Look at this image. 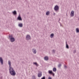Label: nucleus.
<instances>
[{"label":"nucleus","mask_w":79,"mask_h":79,"mask_svg":"<svg viewBox=\"0 0 79 79\" xmlns=\"http://www.w3.org/2000/svg\"><path fill=\"white\" fill-rule=\"evenodd\" d=\"M73 53H76V50L73 51Z\"/></svg>","instance_id":"obj_23"},{"label":"nucleus","mask_w":79,"mask_h":79,"mask_svg":"<svg viewBox=\"0 0 79 79\" xmlns=\"http://www.w3.org/2000/svg\"><path fill=\"white\" fill-rule=\"evenodd\" d=\"M0 62L2 65L3 64V59L2 57H0Z\"/></svg>","instance_id":"obj_6"},{"label":"nucleus","mask_w":79,"mask_h":79,"mask_svg":"<svg viewBox=\"0 0 79 79\" xmlns=\"http://www.w3.org/2000/svg\"><path fill=\"white\" fill-rule=\"evenodd\" d=\"M66 48H67L68 49L69 48V46L68 45V44H67V41H66Z\"/></svg>","instance_id":"obj_13"},{"label":"nucleus","mask_w":79,"mask_h":79,"mask_svg":"<svg viewBox=\"0 0 79 79\" xmlns=\"http://www.w3.org/2000/svg\"><path fill=\"white\" fill-rule=\"evenodd\" d=\"M36 65L37 66H39V64H37V63L36 64Z\"/></svg>","instance_id":"obj_28"},{"label":"nucleus","mask_w":79,"mask_h":79,"mask_svg":"<svg viewBox=\"0 0 79 79\" xmlns=\"http://www.w3.org/2000/svg\"><path fill=\"white\" fill-rule=\"evenodd\" d=\"M76 32H77V33H79V28H77L76 29Z\"/></svg>","instance_id":"obj_18"},{"label":"nucleus","mask_w":79,"mask_h":79,"mask_svg":"<svg viewBox=\"0 0 79 79\" xmlns=\"http://www.w3.org/2000/svg\"><path fill=\"white\" fill-rule=\"evenodd\" d=\"M48 73H49V74H52V73H53V72H52V70H49Z\"/></svg>","instance_id":"obj_16"},{"label":"nucleus","mask_w":79,"mask_h":79,"mask_svg":"<svg viewBox=\"0 0 79 79\" xmlns=\"http://www.w3.org/2000/svg\"><path fill=\"white\" fill-rule=\"evenodd\" d=\"M32 52L34 54H36V53H37V51H36V49H33L32 50Z\"/></svg>","instance_id":"obj_9"},{"label":"nucleus","mask_w":79,"mask_h":79,"mask_svg":"<svg viewBox=\"0 0 79 79\" xmlns=\"http://www.w3.org/2000/svg\"><path fill=\"white\" fill-rule=\"evenodd\" d=\"M49 13H50L49 11H48L46 13V15H47V16H48V15H49Z\"/></svg>","instance_id":"obj_19"},{"label":"nucleus","mask_w":79,"mask_h":79,"mask_svg":"<svg viewBox=\"0 0 79 79\" xmlns=\"http://www.w3.org/2000/svg\"><path fill=\"white\" fill-rule=\"evenodd\" d=\"M54 9L56 11H58L59 10V6L57 5H56L54 7Z\"/></svg>","instance_id":"obj_3"},{"label":"nucleus","mask_w":79,"mask_h":79,"mask_svg":"<svg viewBox=\"0 0 79 79\" xmlns=\"http://www.w3.org/2000/svg\"><path fill=\"white\" fill-rule=\"evenodd\" d=\"M32 79H36V77L35 75H33L32 77Z\"/></svg>","instance_id":"obj_17"},{"label":"nucleus","mask_w":79,"mask_h":79,"mask_svg":"<svg viewBox=\"0 0 79 79\" xmlns=\"http://www.w3.org/2000/svg\"><path fill=\"white\" fill-rule=\"evenodd\" d=\"M60 26L61 27L62 26V25L61 24H60Z\"/></svg>","instance_id":"obj_30"},{"label":"nucleus","mask_w":79,"mask_h":79,"mask_svg":"<svg viewBox=\"0 0 79 79\" xmlns=\"http://www.w3.org/2000/svg\"><path fill=\"white\" fill-rule=\"evenodd\" d=\"M37 63L36 62H34L33 63V64H35V65H36V64H37Z\"/></svg>","instance_id":"obj_26"},{"label":"nucleus","mask_w":79,"mask_h":79,"mask_svg":"<svg viewBox=\"0 0 79 79\" xmlns=\"http://www.w3.org/2000/svg\"><path fill=\"white\" fill-rule=\"evenodd\" d=\"M12 13L14 15H17V12L16 10H14V11L12 12Z\"/></svg>","instance_id":"obj_10"},{"label":"nucleus","mask_w":79,"mask_h":79,"mask_svg":"<svg viewBox=\"0 0 79 79\" xmlns=\"http://www.w3.org/2000/svg\"><path fill=\"white\" fill-rule=\"evenodd\" d=\"M54 37V34H52L50 35V37L51 38H53Z\"/></svg>","instance_id":"obj_14"},{"label":"nucleus","mask_w":79,"mask_h":79,"mask_svg":"<svg viewBox=\"0 0 79 79\" xmlns=\"http://www.w3.org/2000/svg\"><path fill=\"white\" fill-rule=\"evenodd\" d=\"M74 12L73 10H72L71 12V13L70 14V16H71V17H73L74 16Z\"/></svg>","instance_id":"obj_7"},{"label":"nucleus","mask_w":79,"mask_h":79,"mask_svg":"<svg viewBox=\"0 0 79 79\" xmlns=\"http://www.w3.org/2000/svg\"><path fill=\"white\" fill-rule=\"evenodd\" d=\"M52 74V75H53V76H55V73H53V72H52V74Z\"/></svg>","instance_id":"obj_22"},{"label":"nucleus","mask_w":79,"mask_h":79,"mask_svg":"<svg viewBox=\"0 0 79 79\" xmlns=\"http://www.w3.org/2000/svg\"><path fill=\"white\" fill-rule=\"evenodd\" d=\"M8 64L9 65V71L10 74L11 76H15L16 75V72L15 71L14 69L11 66V62L10 61H8Z\"/></svg>","instance_id":"obj_1"},{"label":"nucleus","mask_w":79,"mask_h":79,"mask_svg":"<svg viewBox=\"0 0 79 79\" xmlns=\"http://www.w3.org/2000/svg\"><path fill=\"white\" fill-rule=\"evenodd\" d=\"M17 20H19V21H22V18H21V17L20 16V15H19L18 17Z\"/></svg>","instance_id":"obj_8"},{"label":"nucleus","mask_w":79,"mask_h":79,"mask_svg":"<svg viewBox=\"0 0 79 79\" xmlns=\"http://www.w3.org/2000/svg\"><path fill=\"white\" fill-rule=\"evenodd\" d=\"M38 76L39 77H40L42 76V72L40 71L38 72Z\"/></svg>","instance_id":"obj_5"},{"label":"nucleus","mask_w":79,"mask_h":79,"mask_svg":"<svg viewBox=\"0 0 79 79\" xmlns=\"http://www.w3.org/2000/svg\"><path fill=\"white\" fill-rule=\"evenodd\" d=\"M18 26L19 27H22L23 26V23H19V24Z\"/></svg>","instance_id":"obj_12"},{"label":"nucleus","mask_w":79,"mask_h":79,"mask_svg":"<svg viewBox=\"0 0 79 79\" xmlns=\"http://www.w3.org/2000/svg\"><path fill=\"white\" fill-rule=\"evenodd\" d=\"M48 79H52V77H49L48 78Z\"/></svg>","instance_id":"obj_25"},{"label":"nucleus","mask_w":79,"mask_h":79,"mask_svg":"<svg viewBox=\"0 0 79 79\" xmlns=\"http://www.w3.org/2000/svg\"><path fill=\"white\" fill-rule=\"evenodd\" d=\"M26 38V40H30L31 39V36L28 35H27Z\"/></svg>","instance_id":"obj_4"},{"label":"nucleus","mask_w":79,"mask_h":79,"mask_svg":"<svg viewBox=\"0 0 79 79\" xmlns=\"http://www.w3.org/2000/svg\"><path fill=\"white\" fill-rule=\"evenodd\" d=\"M41 79H45V77L44 76L41 78Z\"/></svg>","instance_id":"obj_24"},{"label":"nucleus","mask_w":79,"mask_h":79,"mask_svg":"<svg viewBox=\"0 0 79 79\" xmlns=\"http://www.w3.org/2000/svg\"><path fill=\"white\" fill-rule=\"evenodd\" d=\"M53 70L54 72H56V68H53Z\"/></svg>","instance_id":"obj_15"},{"label":"nucleus","mask_w":79,"mask_h":79,"mask_svg":"<svg viewBox=\"0 0 79 79\" xmlns=\"http://www.w3.org/2000/svg\"><path fill=\"white\" fill-rule=\"evenodd\" d=\"M8 39L10 40L11 42H15V39L14 37H12V35H9Z\"/></svg>","instance_id":"obj_2"},{"label":"nucleus","mask_w":79,"mask_h":79,"mask_svg":"<svg viewBox=\"0 0 79 79\" xmlns=\"http://www.w3.org/2000/svg\"><path fill=\"white\" fill-rule=\"evenodd\" d=\"M61 64H59L58 65V67L60 68H61Z\"/></svg>","instance_id":"obj_20"},{"label":"nucleus","mask_w":79,"mask_h":79,"mask_svg":"<svg viewBox=\"0 0 79 79\" xmlns=\"http://www.w3.org/2000/svg\"><path fill=\"white\" fill-rule=\"evenodd\" d=\"M59 21H60V18L59 19Z\"/></svg>","instance_id":"obj_31"},{"label":"nucleus","mask_w":79,"mask_h":79,"mask_svg":"<svg viewBox=\"0 0 79 79\" xmlns=\"http://www.w3.org/2000/svg\"><path fill=\"white\" fill-rule=\"evenodd\" d=\"M55 15H56V14H55V13H53V15H54V16H55Z\"/></svg>","instance_id":"obj_29"},{"label":"nucleus","mask_w":79,"mask_h":79,"mask_svg":"<svg viewBox=\"0 0 79 79\" xmlns=\"http://www.w3.org/2000/svg\"><path fill=\"white\" fill-rule=\"evenodd\" d=\"M52 53H55V50H52Z\"/></svg>","instance_id":"obj_21"},{"label":"nucleus","mask_w":79,"mask_h":79,"mask_svg":"<svg viewBox=\"0 0 79 79\" xmlns=\"http://www.w3.org/2000/svg\"><path fill=\"white\" fill-rule=\"evenodd\" d=\"M44 60H45L46 61H48V56H45L44 57Z\"/></svg>","instance_id":"obj_11"},{"label":"nucleus","mask_w":79,"mask_h":79,"mask_svg":"<svg viewBox=\"0 0 79 79\" xmlns=\"http://www.w3.org/2000/svg\"><path fill=\"white\" fill-rule=\"evenodd\" d=\"M64 68H65V69H66V68H67V66H66V65H64Z\"/></svg>","instance_id":"obj_27"}]
</instances>
